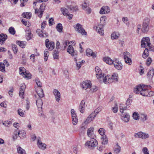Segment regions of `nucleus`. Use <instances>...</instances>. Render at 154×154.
<instances>
[{
    "mask_svg": "<svg viewBox=\"0 0 154 154\" xmlns=\"http://www.w3.org/2000/svg\"><path fill=\"white\" fill-rule=\"evenodd\" d=\"M103 60L106 63L109 65L113 64L115 68L118 70H121L122 68V65L119 60L116 59L113 61L109 57H105Z\"/></svg>",
    "mask_w": 154,
    "mask_h": 154,
    "instance_id": "obj_1",
    "label": "nucleus"
},
{
    "mask_svg": "<svg viewBox=\"0 0 154 154\" xmlns=\"http://www.w3.org/2000/svg\"><path fill=\"white\" fill-rule=\"evenodd\" d=\"M118 75L117 73H113L111 76L107 75L103 79V82L105 84L111 83L113 82H117Z\"/></svg>",
    "mask_w": 154,
    "mask_h": 154,
    "instance_id": "obj_2",
    "label": "nucleus"
},
{
    "mask_svg": "<svg viewBox=\"0 0 154 154\" xmlns=\"http://www.w3.org/2000/svg\"><path fill=\"white\" fill-rule=\"evenodd\" d=\"M106 22V17L105 16L101 17L100 19V24L98 25L96 28V31L101 35L104 34L103 26L105 25Z\"/></svg>",
    "mask_w": 154,
    "mask_h": 154,
    "instance_id": "obj_3",
    "label": "nucleus"
},
{
    "mask_svg": "<svg viewBox=\"0 0 154 154\" xmlns=\"http://www.w3.org/2000/svg\"><path fill=\"white\" fill-rule=\"evenodd\" d=\"M134 136L135 137H138L145 140L149 137V134L140 131L134 134Z\"/></svg>",
    "mask_w": 154,
    "mask_h": 154,
    "instance_id": "obj_4",
    "label": "nucleus"
},
{
    "mask_svg": "<svg viewBox=\"0 0 154 154\" xmlns=\"http://www.w3.org/2000/svg\"><path fill=\"white\" fill-rule=\"evenodd\" d=\"M75 30L79 33H80L82 35H87V32L84 29L82 25L79 23H77L75 26Z\"/></svg>",
    "mask_w": 154,
    "mask_h": 154,
    "instance_id": "obj_5",
    "label": "nucleus"
},
{
    "mask_svg": "<svg viewBox=\"0 0 154 154\" xmlns=\"http://www.w3.org/2000/svg\"><path fill=\"white\" fill-rule=\"evenodd\" d=\"M124 55L125 62L129 65H131L132 63V60L130 54L127 51H126L124 53Z\"/></svg>",
    "mask_w": 154,
    "mask_h": 154,
    "instance_id": "obj_6",
    "label": "nucleus"
},
{
    "mask_svg": "<svg viewBox=\"0 0 154 154\" xmlns=\"http://www.w3.org/2000/svg\"><path fill=\"white\" fill-rule=\"evenodd\" d=\"M151 88V87L150 85H143V88L140 91V94L144 96H147L148 92V89Z\"/></svg>",
    "mask_w": 154,
    "mask_h": 154,
    "instance_id": "obj_7",
    "label": "nucleus"
},
{
    "mask_svg": "<svg viewBox=\"0 0 154 154\" xmlns=\"http://www.w3.org/2000/svg\"><path fill=\"white\" fill-rule=\"evenodd\" d=\"M72 118V122L74 125H76L78 122V119L76 113L74 109H72L71 110Z\"/></svg>",
    "mask_w": 154,
    "mask_h": 154,
    "instance_id": "obj_8",
    "label": "nucleus"
},
{
    "mask_svg": "<svg viewBox=\"0 0 154 154\" xmlns=\"http://www.w3.org/2000/svg\"><path fill=\"white\" fill-rule=\"evenodd\" d=\"M24 69V68L23 67H20V74L24 78H26L28 79H31V75L29 73L27 72L26 71H25V72H22Z\"/></svg>",
    "mask_w": 154,
    "mask_h": 154,
    "instance_id": "obj_9",
    "label": "nucleus"
},
{
    "mask_svg": "<svg viewBox=\"0 0 154 154\" xmlns=\"http://www.w3.org/2000/svg\"><path fill=\"white\" fill-rule=\"evenodd\" d=\"M45 45L46 47L48 48L50 51L53 50L54 47V43L53 42H50L48 39H46L45 41Z\"/></svg>",
    "mask_w": 154,
    "mask_h": 154,
    "instance_id": "obj_10",
    "label": "nucleus"
},
{
    "mask_svg": "<svg viewBox=\"0 0 154 154\" xmlns=\"http://www.w3.org/2000/svg\"><path fill=\"white\" fill-rule=\"evenodd\" d=\"M149 22L148 21H144L141 28V31L143 32L146 33L149 29Z\"/></svg>",
    "mask_w": 154,
    "mask_h": 154,
    "instance_id": "obj_11",
    "label": "nucleus"
},
{
    "mask_svg": "<svg viewBox=\"0 0 154 154\" xmlns=\"http://www.w3.org/2000/svg\"><path fill=\"white\" fill-rule=\"evenodd\" d=\"M96 116V114L94 112H92L90 114L88 117L86 121L85 122V124H87L92 121Z\"/></svg>",
    "mask_w": 154,
    "mask_h": 154,
    "instance_id": "obj_12",
    "label": "nucleus"
},
{
    "mask_svg": "<svg viewBox=\"0 0 154 154\" xmlns=\"http://www.w3.org/2000/svg\"><path fill=\"white\" fill-rule=\"evenodd\" d=\"M91 83L90 81H86L84 82L82 84V87L83 88L86 90L91 87Z\"/></svg>",
    "mask_w": 154,
    "mask_h": 154,
    "instance_id": "obj_13",
    "label": "nucleus"
},
{
    "mask_svg": "<svg viewBox=\"0 0 154 154\" xmlns=\"http://www.w3.org/2000/svg\"><path fill=\"white\" fill-rule=\"evenodd\" d=\"M88 146H95L97 144V142L96 140L93 138H91L89 141H87L86 143Z\"/></svg>",
    "mask_w": 154,
    "mask_h": 154,
    "instance_id": "obj_14",
    "label": "nucleus"
},
{
    "mask_svg": "<svg viewBox=\"0 0 154 154\" xmlns=\"http://www.w3.org/2000/svg\"><path fill=\"white\" fill-rule=\"evenodd\" d=\"M61 10L63 14L66 16H68V18L69 19H71L72 17V15L69 13L68 10L66 8H61Z\"/></svg>",
    "mask_w": 154,
    "mask_h": 154,
    "instance_id": "obj_15",
    "label": "nucleus"
},
{
    "mask_svg": "<svg viewBox=\"0 0 154 154\" xmlns=\"http://www.w3.org/2000/svg\"><path fill=\"white\" fill-rule=\"evenodd\" d=\"M96 73V76L98 79H103V76L102 75V71L100 68L98 66H96L95 69Z\"/></svg>",
    "mask_w": 154,
    "mask_h": 154,
    "instance_id": "obj_16",
    "label": "nucleus"
},
{
    "mask_svg": "<svg viewBox=\"0 0 154 154\" xmlns=\"http://www.w3.org/2000/svg\"><path fill=\"white\" fill-rule=\"evenodd\" d=\"M67 52L72 56L77 55V51L74 50L73 46L71 45H69L67 48Z\"/></svg>",
    "mask_w": 154,
    "mask_h": 154,
    "instance_id": "obj_17",
    "label": "nucleus"
},
{
    "mask_svg": "<svg viewBox=\"0 0 154 154\" xmlns=\"http://www.w3.org/2000/svg\"><path fill=\"white\" fill-rule=\"evenodd\" d=\"M37 144L38 147L44 150L46 148V145L42 142L40 137L38 138Z\"/></svg>",
    "mask_w": 154,
    "mask_h": 154,
    "instance_id": "obj_18",
    "label": "nucleus"
},
{
    "mask_svg": "<svg viewBox=\"0 0 154 154\" xmlns=\"http://www.w3.org/2000/svg\"><path fill=\"white\" fill-rule=\"evenodd\" d=\"M53 93L55 97L56 101L59 102L60 99V92L57 90L54 89L53 91Z\"/></svg>",
    "mask_w": 154,
    "mask_h": 154,
    "instance_id": "obj_19",
    "label": "nucleus"
},
{
    "mask_svg": "<svg viewBox=\"0 0 154 154\" xmlns=\"http://www.w3.org/2000/svg\"><path fill=\"white\" fill-rule=\"evenodd\" d=\"M26 88V86L23 85L21 86L20 88L19 96L22 98H24V92Z\"/></svg>",
    "mask_w": 154,
    "mask_h": 154,
    "instance_id": "obj_20",
    "label": "nucleus"
},
{
    "mask_svg": "<svg viewBox=\"0 0 154 154\" xmlns=\"http://www.w3.org/2000/svg\"><path fill=\"white\" fill-rule=\"evenodd\" d=\"M82 5V9L85 10L87 11V14H89L91 13V9L89 7L88 5L86 2H84Z\"/></svg>",
    "mask_w": 154,
    "mask_h": 154,
    "instance_id": "obj_21",
    "label": "nucleus"
},
{
    "mask_svg": "<svg viewBox=\"0 0 154 154\" xmlns=\"http://www.w3.org/2000/svg\"><path fill=\"white\" fill-rule=\"evenodd\" d=\"M36 91L39 97V98H42L44 97V94L43 91L41 88H38Z\"/></svg>",
    "mask_w": 154,
    "mask_h": 154,
    "instance_id": "obj_22",
    "label": "nucleus"
},
{
    "mask_svg": "<svg viewBox=\"0 0 154 154\" xmlns=\"http://www.w3.org/2000/svg\"><path fill=\"white\" fill-rule=\"evenodd\" d=\"M122 119L126 122H128L129 120V115L128 114L125 113L122 116Z\"/></svg>",
    "mask_w": 154,
    "mask_h": 154,
    "instance_id": "obj_23",
    "label": "nucleus"
},
{
    "mask_svg": "<svg viewBox=\"0 0 154 154\" xmlns=\"http://www.w3.org/2000/svg\"><path fill=\"white\" fill-rule=\"evenodd\" d=\"M85 102L84 100L81 101L79 107V110L80 112L83 113L85 110Z\"/></svg>",
    "mask_w": 154,
    "mask_h": 154,
    "instance_id": "obj_24",
    "label": "nucleus"
},
{
    "mask_svg": "<svg viewBox=\"0 0 154 154\" xmlns=\"http://www.w3.org/2000/svg\"><path fill=\"white\" fill-rule=\"evenodd\" d=\"M143 85H140L136 87L134 89V92L136 94H140V91L143 88Z\"/></svg>",
    "mask_w": 154,
    "mask_h": 154,
    "instance_id": "obj_25",
    "label": "nucleus"
},
{
    "mask_svg": "<svg viewBox=\"0 0 154 154\" xmlns=\"http://www.w3.org/2000/svg\"><path fill=\"white\" fill-rule=\"evenodd\" d=\"M7 38V35L3 33L1 34L0 35V44H3Z\"/></svg>",
    "mask_w": 154,
    "mask_h": 154,
    "instance_id": "obj_26",
    "label": "nucleus"
},
{
    "mask_svg": "<svg viewBox=\"0 0 154 154\" xmlns=\"http://www.w3.org/2000/svg\"><path fill=\"white\" fill-rule=\"evenodd\" d=\"M42 98H38L36 100V103L37 107L39 109H42V105L43 104V102Z\"/></svg>",
    "mask_w": 154,
    "mask_h": 154,
    "instance_id": "obj_27",
    "label": "nucleus"
},
{
    "mask_svg": "<svg viewBox=\"0 0 154 154\" xmlns=\"http://www.w3.org/2000/svg\"><path fill=\"white\" fill-rule=\"evenodd\" d=\"M45 5L44 3L42 4L40 8V14L38 15V16L41 18L43 12L44 11L45 8Z\"/></svg>",
    "mask_w": 154,
    "mask_h": 154,
    "instance_id": "obj_28",
    "label": "nucleus"
},
{
    "mask_svg": "<svg viewBox=\"0 0 154 154\" xmlns=\"http://www.w3.org/2000/svg\"><path fill=\"white\" fill-rule=\"evenodd\" d=\"M86 55L88 56H92L94 58L96 57L95 53L93 52L90 49H88L86 51Z\"/></svg>",
    "mask_w": 154,
    "mask_h": 154,
    "instance_id": "obj_29",
    "label": "nucleus"
},
{
    "mask_svg": "<svg viewBox=\"0 0 154 154\" xmlns=\"http://www.w3.org/2000/svg\"><path fill=\"white\" fill-rule=\"evenodd\" d=\"M147 40H148L147 42H142V41H141V46L142 47L145 48L147 46L150 47V43L149 38H147Z\"/></svg>",
    "mask_w": 154,
    "mask_h": 154,
    "instance_id": "obj_30",
    "label": "nucleus"
},
{
    "mask_svg": "<svg viewBox=\"0 0 154 154\" xmlns=\"http://www.w3.org/2000/svg\"><path fill=\"white\" fill-rule=\"evenodd\" d=\"M26 38L27 40H29L32 38L33 35L31 34V31L29 30L26 31Z\"/></svg>",
    "mask_w": 154,
    "mask_h": 154,
    "instance_id": "obj_31",
    "label": "nucleus"
},
{
    "mask_svg": "<svg viewBox=\"0 0 154 154\" xmlns=\"http://www.w3.org/2000/svg\"><path fill=\"white\" fill-rule=\"evenodd\" d=\"M74 59L76 61V66L78 68V69H79L81 67V66L85 63V61L83 60H82L81 61L77 62L76 57H75Z\"/></svg>",
    "mask_w": 154,
    "mask_h": 154,
    "instance_id": "obj_32",
    "label": "nucleus"
},
{
    "mask_svg": "<svg viewBox=\"0 0 154 154\" xmlns=\"http://www.w3.org/2000/svg\"><path fill=\"white\" fill-rule=\"evenodd\" d=\"M94 128L93 127H91L89 128L87 132V135L89 137H91L93 134Z\"/></svg>",
    "mask_w": 154,
    "mask_h": 154,
    "instance_id": "obj_33",
    "label": "nucleus"
},
{
    "mask_svg": "<svg viewBox=\"0 0 154 154\" xmlns=\"http://www.w3.org/2000/svg\"><path fill=\"white\" fill-rule=\"evenodd\" d=\"M18 134L21 139H23L26 137V133L24 131H20L18 132Z\"/></svg>",
    "mask_w": 154,
    "mask_h": 154,
    "instance_id": "obj_34",
    "label": "nucleus"
},
{
    "mask_svg": "<svg viewBox=\"0 0 154 154\" xmlns=\"http://www.w3.org/2000/svg\"><path fill=\"white\" fill-rule=\"evenodd\" d=\"M101 139L102 140L101 143L102 144L105 145L107 143L108 139L106 135L103 136V137H102L101 138Z\"/></svg>",
    "mask_w": 154,
    "mask_h": 154,
    "instance_id": "obj_35",
    "label": "nucleus"
},
{
    "mask_svg": "<svg viewBox=\"0 0 154 154\" xmlns=\"http://www.w3.org/2000/svg\"><path fill=\"white\" fill-rule=\"evenodd\" d=\"M31 14L30 13L24 12L22 14V16L24 18H26L27 19H29L31 17Z\"/></svg>",
    "mask_w": 154,
    "mask_h": 154,
    "instance_id": "obj_36",
    "label": "nucleus"
},
{
    "mask_svg": "<svg viewBox=\"0 0 154 154\" xmlns=\"http://www.w3.org/2000/svg\"><path fill=\"white\" fill-rule=\"evenodd\" d=\"M17 43L20 47L23 48L25 47L26 42H25L18 41L17 42Z\"/></svg>",
    "mask_w": 154,
    "mask_h": 154,
    "instance_id": "obj_37",
    "label": "nucleus"
},
{
    "mask_svg": "<svg viewBox=\"0 0 154 154\" xmlns=\"http://www.w3.org/2000/svg\"><path fill=\"white\" fill-rule=\"evenodd\" d=\"M17 150L18 153L19 154H26L25 150L20 147H18Z\"/></svg>",
    "mask_w": 154,
    "mask_h": 154,
    "instance_id": "obj_38",
    "label": "nucleus"
},
{
    "mask_svg": "<svg viewBox=\"0 0 154 154\" xmlns=\"http://www.w3.org/2000/svg\"><path fill=\"white\" fill-rule=\"evenodd\" d=\"M149 50L147 48H146L144 51L142 55V57L144 58H146L149 55L148 53Z\"/></svg>",
    "mask_w": 154,
    "mask_h": 154,
    "instance_id": "obj_39",
    "label": "nucleus"
},
{
    "mask_svg": "<svg viewBox=\"0 0 154 154\" xmlns=\"http://www.w3.org/2000/svg\"><path fill=\"white\" fill-rule=\"evenodd\" d=\"M49 55V51L47 50H45L44 52V60L45 61H46L47 60Z\"/></svg>",
    "mask_w": 154,
    "mask_h": 154,
    "instance_id": "obj_40",
    "label": "nucleus"
},
{
    "mask_svg": "<svg viewBox=\"0 0 154 154\" xmlns=\"http://www.w3.org/2000/svg\"><path fill=\"white\" fill-rule=\"evenodd\" d=\"M56 28L57 30L60 32H61L63 30V26L61 23H58L56 26Z\"/></svg>",
    "mask_w": 154,
    "mask_h": 154,
    "instance_id": "obj_41",
    "label": "nucleus"
},
{
    "mask_svg": "<svg viewBox=\"0 0 154 154\" xmlns=\"http://www.w3.org/2000/svg\"><path fill=\"white\" fill-rule=\"evenodd\" d=\"M38 34L39 36L43 38H46L48 35V34L47 33H43L42 30L40 32H39Z\"/></svg>",
    "mask_w": 154,
    "mask_h": 154,
    "instance_id": "obj_42",
    "label": "nucleus"
},
{
    "mask_svg": "<svg viewBox=\"0 0 154 154\" xmlns=\"http://www.w3.org/2000/svg\"><path fill=\"white\" fill-rule=\"evenodd\" d=\"M5 66L4 63H0V70L3 72H5Z\"/></svg>",
    "mask_w": 154,
    "mask_h": 154,
    "instance_id": "obj_43",
    "label": "nucleus"
},
{
    "mask_svg": "<svg viewBox=\"0 0 154 154\" xmlns=\"http://www.w3.org/2000/svg\"><path fill=\"white\" fill-rule=\"evenodd\" d=\"M105 130L103 128H100L98 130L99 133L102 136V137L103 136L105 135Z\"/></svg>",
    "mask_w": 154,
    "mask_h": 154,
    "instance_id": "obj_44",
    "label": "nucleus"
},
{
    "mask_svg": "<svg viewBox=\"0 0 154 154\" xmlns=\"http://www.w3.org/2000/svg\"><path fill=\"white\" fill-rule=\"evenodd\" d=\"M53 57L54 59H58L59 58V52L56 51H55L53 54Z\"/></svg>",
    "mask_w": 154,
    "mask_h": 154,
    "instance_id": "obj_45",
    "label": "nucleus"
},
{
    "mask_svg": "<svg viewBox=\"0 0 154 154\" xmlns=\"http://www.w3.org/2000/svg\"><path fill=\"white\" fill-rule=\"evenodd\" d=\"M102 108V106H100L98 107L93 112L95 113L96 116L97 114L101 110Z\"/></svg>",
    "mask_w": 154,
    "mask_h": 154,
    "instance_id": "obj_46",
    "label": "nucleus"
},
{
    "mask_svg": "<svg viewBox=\"0 0 154 154\" xmlns=\"http://www.w3.org/2000/svg\"><path fill=\"white\" fill-rule=\"evenodd\" d=\"M141 119L143 121H146L147 119V116L145 114H141L140 115Z\"/></svg>",
    "mask_w": 154,
    "mask_h": 154,
    "instance_id": "obj_47",
    "label": "nucleus"
},
{
    "mask_svg": "<svg viewBox=\"0 0 154 154\" xmlns=\"http://www.w3.org/2000/svg\"><path fill=\"white\" fill-rule=\"evenodd\" d=\"M8 31L9 33L12 35H14L15 33V31L13 27H10Z\"/></svg>",
    "mask_w": 154,
    "mask_h": 154,
    "instance_id": "obj_48",
    "label": "nucleus"
},
{
    "mask_svg": "<svg viewBox=\"0 0 154 154\" xmlns=\"http://www.w3.org/2000/svg\"><path fill=\"white\" fill-rule=\"evenodd\" d=\"M118 37L116 32H114L111 34V37L112 39H117Z\"/></svg>",
    "mask_w": 154,
    "mask_h": 154,
    "instance_id": "obj_49",
    "label": "nucleus"
},
{
    "mask_svg": "<svg viewBox=\"0 0 154 154\" xmlns=\"http://www.w3.org/2000/svg\"><path fill=\"white\" fill-rule=\"evenodd\" d=\"M11 124V121L8 120L4 121L3 123V124L5 126L9 127L10 124Z\"/></svg>",
    "mask_w": 154,
    "mask_h": 154,
    "instance_id": "obj_50",
    "label": "nucleus"
},
{
    "mask_svg": "<svg viewBox=\"0 0 154 154\" xmlns=\"http://www.w3.org/2000/svg\"><path fill=\"white\" fill-rule=\"evenodd\" d=\"M21 22L25 26H29V24L28 22V21H26L25 19H22L21 20Z\"/></svg>",
    "mask_w": 154,
    "mask_h": 154,
    "instance_id": "obj_51",
    "label": "nucleus"
},
{
    "mask_svg": "<svg viewBox=\"0 0 154 154\" xmlns=\"http://www.w3.org/2000/svg\"><path fill=\"white\" fill-rule=\"evenodd\" d=\"M138 115L139 114L137 112H135L133 114V117L134 119L136 120H138L139 119Z\"/></svg>",
    "mask_w": 154,
    "mask_h": 154,
    "instance_id": "obj_52",
    "label": "nucleus"
},
{
    "mask_svg": "<svg viewBox=\"0 0 154 154\" xmlns=\"http://www.w3.org/2000/svg\"><path fill=\"white\" fill-rule=\"evenodd\" d=\"M152 60L151 58L150 57H148L147 59L146 63L147 66H149L151 63Z\"/></svg>",
    "mask_w": 154,
    "mask_h": 154,
    "instance_id": "obj_53",
    "label": "nucleus"
},
{
    "mask_svg": "<svg viewBox=\"0 0 154 154\" xmlns=\"http://www.w3.org/2000/svg\"><path fill=\"white\" fill-rule=\"evenodd\" d=\"M17 112L18 114L20 116L23 117L24 115V112H23V110L21 109H19L17 110Z\"/></svg>",
    "mask_w": 154,
    "mask_h": 154,
    "instance_id": "obj_54",
    "label": "nucleus"
},
{
    "mask_svg": "<svg viewBox=\"0 0 154 154\" xmlns=\"http://www.w3.org/2000/svg\"><path fill=\"white\" fill-rule=\"evenodd\" d=\"M18 136H19L18 132L17 131H15L13 136V138L14 140H16Z\"/></svg>",
    "mask_w": 154,
    "mask_h": 154,
    "instance_id": "obj_55",
    "label": "nucleus"
},
{
    "mask_svg": "<svg viewBox=\"0 0 154 154\" xmlns=\"http://www.w3.org/2000/svg\"><path fill=\"white\" fill-rule=\"evenodd\" d=\"M154 75V69H152L149 70L147 73L148 75L150 76H152H152Z\"/></svg>",
    "mask_w": 154,
    "mask_h": 154,
    "instance_id": "obj_56",
    "label": "nucleus"
},
{
    "mask_svg": "<svg viewBox=\"0 0 154 154\" xmlns=\"http://www.w3.org/2000/svg\"><path fill=\"white\" fill-rule=\"evenodd\" d=\"M98 90L97 87L95 86H92L90 90L91 92H94Z\"/></svg>",
    "mask_w": 154,
    "mask_h": 154,
    "instance_id": "obj_57",
    "label": "nucleus"
},
{
    "mask_svg": "<svg viewBox=\"0 0 154 154\" xmlns=\"http://www.w3.org/2000/svg\"><path fill=\"white\" fill-rule=\"evenodd\" d=\"M122 21L127 26H128L129 25V23L128 21V19L127 18L125 17H123L122 18Z\"/></svg>",
    "mask_w": 154,
    "mask_h": 154,
    "instance_id": "obj_58",
    "label": "nucleus"
},
{
    "mask_svg": "<svg viewBox=\"0 0 154 154\" xmlns=\"http://www.w3.org/2000/svg\"><path fill=\"white\" fill-rule=\"evenodd\" d=\"M142 152L144 154H149V150L147 147H144L142 149Z\"/></svg>",
    "mask_w": 154,
    "mask_h": 154,
    "instance_id": "obj_59",
    "label": "nucleus"
},
{
    "mask_svg": "<svg viewBox=\"0 0 154 154\" xmlns=\"http://www.w3.org/2000/svg\"><path fill=\"white\" fill-rule=\"evenodd\" d=\"M35 82L38 86L39 88H41L42 87V84L41 82L38 79H35Z\"/></svg>",
    "mask_w": 154,
    "mask_h": 154,
    "instance_id": "obj_60",
    "label": "nucleus"
},
{
    "mask_svg": "<svg viewBox=\"0 0 154 154\" xmlns=\"http://www.w3.org/2000/svg\"><path fill=\"white\" fill-rule=\"evenodd\" d=\"M73 151L74 152L75 154H77L78 152V149L77 146L75 145L73 146Z\"/></svg>",
    "mask_w": 154,
    "mask_h": 154,
    "instance_id": "obj_61",
    "label": "nucleus"
},
{
    "mask_svg": "<svg viewBox=\"0 0 154 154\" xmlns=\"http://www.w3.org/2000/svg\"><path fill=\"white\" fill-rule=\"evenodd\" d=\"M12 49L15 54L16 53L17 51V48L16 45H14L12 46Z\"/></svg>",
    "mask_w": 154,
    "mask_h": 154,
    "instance_id": "obj_62",
    "label": "nucleus"
},
{
    "mask_svg": "<svg viewBox=\"0 0 154 154\" xmlns=\"http://www.w3.org/2000/svg\"><path fill=\"white\" fill-rule=\"evenodd\" d=\"M104 11H105V13H108L110 11V10L109 7L107 6H104Z\"/></svg>",
    "mask_w": 154,
    "mask_h": 154,
    "instance_id": "obj_63",
    "label": "nucleus"
},
{
    "mask_svg": "<svg viewBox=\"0 0 154 154\" xmlns=\"http://www.w3.org/2000/svg\"><path fill=\"white\" fill-rule=\"evenodd\" d=\"M54 19L53 18H50L49 20V26H51L54 24Z\"/></svg>",
    "mask_w": 154,
    "mask_h": 154,
    "instance_id": "obj_64",
    "label": "nucleus"
}]
</instances>
